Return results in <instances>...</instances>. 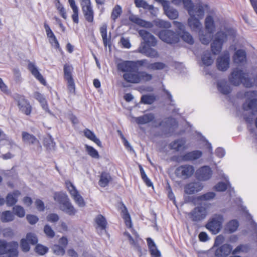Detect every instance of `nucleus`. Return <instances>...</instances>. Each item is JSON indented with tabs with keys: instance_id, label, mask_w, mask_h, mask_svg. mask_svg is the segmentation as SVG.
Listing matches in <instances>:
<instances>
[{
	"instance_id": "1",
	"label": "nucleus",
	"mask_w": 257,
	"mask_h": 257,
	"mask_svg": "<svg viewBox=\"0 0 257 257\" xmlns=\"http://www.w3.org/2000/svg\"><path fill=\"white\" fill-rule=\"evenodd\" d=\"M205 33L202 30L199 33V40L203 44H208L213 39L211 44L212 53L214 55L219 54L222 48L223 44L230 37H233L235 34L231 29H225V32L220 31L216 33L212 38V34L215 30V25L213 18L208 16L204 22Z\"/></svg>"
},
{
	"instance_id": "2",
	"label": "nucleus",
	"mask_w": 257,
	"mask_h": 257,
	"mask_svg": "<svg viewBox=\"0 0 257 257\" xmlns=\"http://www.w3.org/2000/svg\"><path fill=\"white\" fill-rule=\"evenodd\" d=\"M209 6L207 3H201L199 4L196 9V12H189V18L188 19L187 23L188 27L192 31L199 33L202 31V26L200 20L204 17L205 12H208Z\"/></svg>"
},
{
	"instance_id": "3",
	"label": "nucleus",
	"mask_w": 257,
	"mask_h": 257,
	"mask_svg": "<svg viewBox=\"0 0 257 257\" xmlns=\"http://www.w3.org/2000/svg\"><path fill=\"white\" fill-rule=\"evenodd\" d=\"M228 80L232 85L235 86L240 84L247 88L253 86L252 79L249 77L248 73L238 68L232 70L228 76Z\"/></svg>"
},
{
	"instance_id": "4",
	"label": "nucleus",
	"mask_w": 257,
	"mask_h": 257,
	"mask_svg": "<svg viewBox=\"0 0 257 257\" xmlns=\"http://www.w3.org/2000/svg\"><path fill=\"white\" fill-rule=\"evenodd\" d=\"M54 200L58 203L59 209L66 214L73 216L77 213V210L70 201L66 193L55 192L53 196Z\"/></svg>"
},
{
	"instance_id": "5",
	"label": "nucleus",
	"mask_w": 257,
	"mask_h": 257,
	"mask_svg": "<svg viewBox=\"0 0 257 257\" xmlns=\"http://www.w3.org/2000/svg\"><path fill=\"white\" fill-rule=\"evenodd\" d=\"M244 97L246 100L242 105L243 110L252 113L257 112V91H246L244 93Z\"/></svg>"
},
{
	"instance_id": "6",
	"label": "nucleus",
	"mask_w": 257,
	"mask_h": 257,
	"mask_svg": "<svg viewBox=\"0 0 257 257\" xmlns=\"http://www.w3.org/2000/svg\"><path fill=\"white\" fill-rule=\"evenodd\" d=\"M19 244L16 241L7 242L0 239V254H8L10 257H17Z\"/></svg>"
},
{
	"instance_id": "7",
	"label": "nucleus",
	"mask_w": 257,
	"mask_h": 257,
	"mask_svg": "<svg viewBox=\"0 0 257 257\" xmlns=\"http://www.w3.org/2000/svg\"><path fill=\"white\" fill-rule=\"evenodd\" d=\"M224 221L223 216L221 214H215L208 221L206 227L213 234L218 233L221 230Z\"/></svg>"
},
{
	"instance_id": "8",
	"label": "nucleus",
	"mask_w": 257,
	"mask_h": 257,
	"mask_svg": "<svg viewBox=\"0 0 257 257\" xmlns=\"http://www.w3.org/2000/svg\"><path fill=\"white\" fill-rule=\"evenodd\" d=\"M65 186L75 203L80 207L85 206V202L83 197L72 183L69 180H67L65 181Z\"/></svg>"
},
{
	"instance_id": "9",
	"label": "nucleus",
	"mask_w": 257,
	"mask_h": 257,
	"mask_svg": "<svg viewBox=\"0 0 257 257\" xmlns=\"http://www.w3.org/2000/svg\"><path fill=\"white\" fill-rule=\"evenodd\" d=\"M208 214L207 207L201 205L194 208L188 214V216L192 221H199L205 219Z\"/></svg>"
},
{
	"instance_id": "10",
	"label": "nucleus",
	"mask_w": 257,
	"mask_h": 257,
	"mask_svg": "<svg viewBox=\"0 0 257 257\" xmlns=\"http://www.w3.org/2000/svg\"><path fill=\"white\" fill-rule=\"evenodd\" d=\"M73 67L72 65L66 64L64 66V78L67 82L68 89L70 93L75 92V85L72 76Z\"/></svg>"
},
{
	"instance_id": "11",
	"label": "nucleus",
	"mask_w": 257,
	"mask_h": 257,
	"mask_svg": "<svg viewBox=\"0 0 257 257\" xmlns=\"http://www.w3.org/2000/svg\"><path fill=\"white\" fill-rule=\"evenodd\" d=\"M230 55L228 51H224L216 60L217 69L221 71H225L230 66Z\"/></svg>"
},
{
	"instance_id": "12",
	"label": "nucleus",
	"mask_w": 257,
	"mask_h": 257,
	"mask_svg": "<svg viewBox=\"0 0 257 257\" xmlns=\"http://www.w3.org/2000/svg\"><path fill=\"white\" fill-rule=\"evenodd\" d=\"M232 246L228 243H225L216 247L214 249L211 248L208 251V253L214 252L215 257H226L231 252Z\"/></svg>"
},
{
	"instance_id": "13",
	"label": "nucleus",
	"mask_w": 257,
	"mask_h": 257,
	"mask_svg": "<svg viewBox=\"0 0 257 257\" xmlns=\"http://www.w3.org/2000/svg\"><path fill=\"white\" fill-rule=\"evenodd\" d=\"M218 174L222 178H224L226 183L222 182H219L214 186V189L217 191H224L226 189L229 192L230 195L233 196L234 194V191L233 188H231L229 183L228 182V177L226 176L221 170H218Z\"/></svg>"
},
{
	"instance_id": "14",
	"label": "nucleus",
	"mask_w": 257,
	"mask_h": 257,
	"mask_svg": "<svg viewBox=\"0 0 257 257\" xmlns=\"http://www.w3.org/2000/svg\"><path fill=\"white\" fill-rule=\"evenodd\" d=\"M14 98L17 102L19 108L23 113L26 115L30 114L32 111V107L28 100L23 96L16 95Z\"/></svg>"
},
{
	"instance_id": "15",
	"label": "nucleus",
	"mask_w": 257,
	"mask_h": 257,
	"mask_svg": "<svg viewBox=\"0 0 257 257\" xmlns=\"http://www.w3.org/2000/svg\"><path fill=\"white\" fill-rule=\"evenodd\" d=\"M159 37L163 41L172 44L176 43L179 40V36L171 30H163L159 34Z\"/></svg>"
},
{
	"instance_id": "16",
	"label": "nucleus",
	"mask_w": 257,
	"mask_h": 257,
	"mask_svg": "<svg viewBox=\"0 0 257 257\" xmlns=\"http://www.w3.org/2000/svg\"><path fill=\"white\" fill-rule=\"evenodd\" d=\"M194 172V167L190 165H184L178 167L175 173L178 177L187 179L191 177Z\"/></svg>"
},
{
	"instance_id": "17",
	"label": "nucleus",
	"mask_w": 257,
	"mask_h": 257,
	"mask_svg": "<svg viewBox=\"0 0 257 257\" xmlns=\"http://www.w3.org/2000/svg\"><path fill=\"white\" fill-rule=\"evenodd\" d=\"M173 25L179 31V35L184 41L189 44L193 43L194 40L192 36L185 31V26L182 23L175 21L173 22Z\"/></svg>"
},
{
	"instance_id": "18",
	"label": "nucleus",
	"mask_w": 257,
	"mask_h": 257,
	"mask_svg": "<svg viewBox=\"0 0 257 257\" xmlns=\"http://www.w3.org/2000/svg\"><path fill=\"white\" fill-rule=\"evenodd\" d=\"M157 2L161 4L163 7L165 14L170 19H176L178 17V11L170 7V3L166 0H155Z\"/></svg>"
},
{
	"instance_id": "19",
	"label": "nucleus",
	"mask_w": 257,
	"mask_h": 257,
	"mask_svg": "<svg viewBox=\"0 0 257 257\" xmlns=\"http://www.w3.org/2000/svg\"><path fill=\"white\" fill-rule=\"evenodd\" d=\"M212 171L207 166L199 168L196 172V177L197 179L205 181L209 180L212 176Z\"/></svg>"
},
{
	"instance_id": "20",
	"label": "nucleus",
	"mask_w": 257,
	"mask_h": 257,
	"mask_svg": "<svg viewBox=\"0 0 257 257\" xmlns=\"http://www.w3.org/2000/svg\"><path fill=\"white\" fill-rule=\"evenodd\" d=\"M139 33L144 41L145 43L143 44H145L147 46L153 47L156 45L157 40L151 34L144 30L139 31Z\"/></svg>"
},
{
	"instance_id": "21",
	"label": "nucleus",
	"mask_w": 257,
	"mask_h": 257,
	"mask_svg": "<svg viewBox=\"0 0 257 257\" xmlns=\"http://www.w3.org/2000/svg\"><path fill=\"white\" fill-rule=\"evenodd\" d=\"M233 62L238 65H243L246 62V56L245 51L239 49L235 52L232 56Z\"/></svg>"
},
{
	"instance_id": "22",
	"label": "nucleus",
	"mask_w": 257,
	"mask_h": 257,
	"mask_svg": "<svg viewBox=\"0 0 257 257\" xmlns=\"http://www.w3.org/2000/svg\"><path fill=\"white\" fill-rule=\"evenodd\" d=\"M29 70L32 74L42 84L45 85L46 81L43 76L40 73L39 69L35 64L33 62H30L28 65Z\"/></svg>"
},
{
	"instance_id": "23",
	"label": "nucleus",
	"mask_w": 257,
	"mask_h": 257,
	"mask_svg": "<svg viewBox=\"0 0 257 257\" xmlns=\"http://www.w3.org/2000/svg\"><path fill=\"white\" fill-rule=\"evenodd\" d=\"M203 188V184L199 182H191L185 186L184 191L186 194H193L201 191Z\"/></svg>"
},
{
	"instance_id": "24",
	"label": "nucleus",
	"mask_w": 257,
	"mask_h": 257,
	"mask_svg": "<svg viewBox=\"0 0 257 257\" xmlns=\"http://www.w3.org/2000/svg\"><path fill=\"white\" fill-rule=\"evenodd\" d=\"M138 51L148 57L157 58L159 57V54L156 50L149 47L145 44L141 43Z\"/></svg>"
},
{
	"instance_id": "25",
	"label": "nucleus",
	"mask_w": 257,
	"mask_h": 257,
	"mask_svg": "<svg viewBox=\"0 0 257 257\" xmlns=\"http://www.w3.org/2000/svg\"><path fill=\"white\" fill-rule=\"evenodd\" d=\"M44 26L49 43L54 48L59 49L60 47L59 42L50 27L46 23L44 24Z\"/></svg>"
},
{
	"instance_id": "26",
	"label": "nucleus",
	"mask_w": 257,
	"mask_h": 257,
	"mask_svg": "<svg viewBox=\"0 0 257 257\" xmlns=\"http://www.w3.org/2000/svg\"><path fill=\"white\" fill-rule=\"evenodd\" d=\"M20 195L21 192L18 190H15L13 192L8 193L5 200L7 205L11 207L16 204Z\"/></svg>"
},
{
	"instance_id": "27",
	"label": "nucleus",
	"mask_w": 257,
	"mask_h": 257,
	"mask_svg": "<svg viewBox=\"0 0 257 257\" xmlns=\"http://www.w3.org/2000/svg\"><path fill=\"white\" fill-rule=\"evenodd\" d=\"M129 20L132 22L142 27L150 28L153 26L151 23L141 19L137 15H131L129 17Z\"/></svg>"
},
{
	"instance_id": "28",
	"label": "nucleus",
	"mask_w": 257,
	"mask_h": 257,
	"mask_svg": "<svg viewBox=\"0 0 257 257\" xmlns=\"http://www.w3.org/2000/svg\"><path fill=\"white\" fill-rule=\"evenodd\" d=\"M135 67V61H126L118 63L117 69L122 72L127 73L134 70Z\"/></svg>"
},
{
	"instance_id": "29",
	"label": "nucleus",
	"mask_w": 257,
	"mask_h": 257,
	"mask_svg": "<svg viewBox=\"0 0 257 257\" xmlns=\"http://www.w3.org/2000/svg\"><path fill=\"white\" fill-rule=\"evenodd\" d=\"M22 140L26 144L29 145H36L38 147H41L40 143L37 138L33 135L27 132H24L22 133Z\"/></svg>"
},
{
	"instance_id": "30",
	"label": "nucleus",
	"mask_w": 257,
	"mask_h": 257,
	"mask_svg": "<svg viewBox=\"0 0 257 257\" xmlns=\"http://www.w3.org/2000/svg\"><path fill=\"white\" fill-rule=\"evenodd\" d=\"M217 87L218 91L224 94L229 93L231 90V87L228 82L224 79L219 80L217 83Z\"/></svg>"
},
{
	"instance_id": "31",
	"label": "nucleus",
	"mask_w": 257,
	"mask_h": 257,
	"mask_svg": "<svg viewBox=\"0 0 257 257\" xmlns=\"http://www.w3.org/2000/svg\"><path fill=\"white\" fill-rule=\"evenodd\" d=\"M132 70L127 73H124L123 75V78L127 82L132 83H140V79L139 78V72H136Z\"/></svg>"
},
{
	"instance_id": "32",
	"label": "nucleus",
	"mask_w": 257,
	"mask_h": 257,
	"mask_svg": "<svg viewBox=\"0 0 257 257\" xmlns=\"http://www.w3.org/2000/svg\"><path fill=\"white\" fill-rule=\"evenodd\" d=\"M124 235L126 237L130 244L133 246L134 248L141 252V248L139 245V242L141 239L138 237V235L135 233L134 234V236L132 237L128 232H125L124 233Z\"/></svg>"
},
{
	"instance_id": "33",
	"label": "nucleus",
	"mask_w": 257,
	"mask_h": 257,
	"mask_svg": "<svg viewBox=\"0 0 257 257\" xmlns=\"http://www.w3.org/2000/svg\"><path fill=\"white\" fill-rule=\"evenodd\" d=\"M202 155V153L200 151H193L182 156V160L184 161H192L199 159Z\"/></svg>"
},
{
	"instance_id": "34",
	"label": "nucleus",
	"mask_w": 257,
	"mask_h": 257,
	"mask_svg": "<svg viewBox=\"0 0 257 257\" xmlns=\"http://www.w3.org/2000/svg\"><path fill=\"white\" fill-rule=\"evenodd\" d=\"M155 118L152 113H146L142 116L134 117L135 121L139 124H145L153 121Z\"/></svg>"
},
{
	"instance_id": "35",
	"label": "nucleus",
	"mask_w": 257,
	"mask_h": 257,
	"mask_svg": "<svg viewBox=\"0 0 257 257\" xmlns=\"http://www.w3.org/2000/svg\"><path fill=\"white\" fill-rule=\"evenodd\" d=\"M147 241L152 257H161V253L154 241L151 238H148Z\"/></svg>"
},
{
	"instance_id": "36",
	"label": "nucleus",
	"mask_w": 257,
	"mask_h": 257,
	"mask_svg": "<svg viewBox=\"0 0 257 257\" xmlns=\"http://www.w3.org/2000/svg\"><path fill=\"white\" fill-rule=\"evenodd\" d=\"M215 194L214 192H207L203 195L197 196L194 198L193 202L194 204H199L203 201L210 200L214 198Z\"/></svg>"
},
{
	"instance_id": "37",
	"label": "nucleus",
	"mask_w": 257,
	"mask_h": 257,
	"mask_svg": "<svg viewBox=\"0 0 257 257\" xmlns=\"http://www.w3.org/2000/svg\"><path fill=\"white\" fill-rule=\"evenodd\" d=\"M239 226L238 222L235 219L231 220L227 222L224 226V231L227 233L235 232Z\"/></svg>"
},
{
	"instance_id": "38",
	"label": "nucleus",
	"mask_w": 257,
	"mask_h": 257,
	"mask_svg": "<svg viewBox=\"0 0 257 257\" xmlns=\"http://www.w3.org/2000/svg\"><path fill=\"white\" fill-rule=\"evenodd\" d=\"M214 60V58L209 51H205L201 56L202 62L205 66L211 65L213 63Z\"/></svg>"
},
{
	"instance_id": "39",
	"label": "nucleus",
	"mask_w": 257,
	"mask_h": 257,
	"mask_svg": "<svg viewBox=\"0 0 257 257\" xmlns=\"http://www.w3.org/2000/svg\"><path fill=\"white\" fill-rule=\"evenodd\" d=\"M182 3L183 4L184 8L187 10L188 14H189V12H191L192 13L196 12L197 10L196 9L197 6L203 3L199 2L197 3L196 6H194L191 0H182Z\"/></svg>"
},
{
	"instance_id": "40",
	"label": "nucleus",
	"mask_w": 257,
	"mask_h": 257,
	"mask_svg": "<svg viewBox=\"0 0 257 257\" xmlns=\"http://www.w3.org/2000/svg\"><path fill=\"white\" fill-rule=\"evenodd\" d=\"M111 178L109 174L103 172L101 173L98 182L99 185L101 187L107 186L109 182L111 181Z\"/></svg>"
},
{
	"instance_id": "41",
	"label": "nucleus",
	"mask_w": 257,
	"mask_h": 257,
	"mask_svg": "<svg viewBox=\"0 0 257 257\" xmlns=\"http://www.w3.org/2000/svg\"><path fill=\"white\" fill-rule=\"evenodd\" d=\"M84 136L89 140L93 141L96 144H97L98 146L101 147V143L100 140L97 138L93 132L89 129H85L83 131Z\"/></svg>"
},
{
	"instance_id": "42",
	"label": "nucleus",
	"mask_w": 257,
	"mask_h": 257,
	"mask_svg": "<svg viewBox=\"0 0 257 257\" xmlns=\"http://www.w3.org/2000/svg\"><path fill=\"white\" fill-rule=\"evenodd\" d=\"M100 32L103 40L104 45L106 47L109 45L110 39L107 36V25L103 24L100 28Z\"/></svg>"
},
{
	"instance_id": "43",
	"label": "nucleus",
	"mask_w": 257,
	"mask_h": 257,
	"mask_svg": "<svg viewBox=\"0 0 257 257\" xmlns=\"http://www.w3.org/2000/svg\"><path fill=\"white\" fill-rule=\"evenodd\" d=\"M15 219V215L13 212L7 210L3 212L1 215V219L3 222H9L13 221Z\"/></svg>"
},
{
	"instance_id": "44",
	"label": "nucleus",
	"mask_w": 257,
	"mask_h": 257,
	"mask_svg": "<svg viewBox=\"0 0 257 257\" xmlns=\"http://www.w3.org/2000/svg\"><path fill=\"white\" fill-rule=\"evenodd\" d=\"M185 141L184 139H180L172 142L170 144V147L172 149L176 151L184 150L186 148L185 146Z\"/></svg>"
},
{
	"instance_id": "45",
	"label": "nucleus",
	"mask_w": 257,
	"mask_h": 257,
	"mask_svg": "<svg viewBox=\"0 0 257 257\" xmlns=\"http://www.w3.org/2000/svg\"><path fill=\"white\" fill-rule=\"evenodd\" d=\"M95 222L97 225V228L101 231L105 230L107 224L105 218L102 215H98L95 218Z\"/></svg>"
},
{
	"instance_id": "46",
	"label": "nucleus",
	"mask_w": 257,
	"mask_h": 257,
	"mask_svg": "<svg viewBox=\"0 0 257 257\" xmlns=\"http://www.w3.org/2000/svg\"><path fill=\"white\" fill-rule=\"evenodd\" d=\"M34 97L40 102L44 110L46 111H49L47 101L42 94L38 92H36L34 94Z\"/></svg>"
},
{
	"instance_id": "47",
	"label": "nucleus",
	"mask_w": 257,
	"mask_h": 257,
	"mask_svg": "<svg viewBox=\"0 0 257 257\" xmlns=\"http://www.w3.org/2000/svg\"><path fill=\"white\" fill-rule=\"evenodd\" d=\"M85 148L86 152L90 157L94 159L99 158V155L98 151L93 147L88 145H85Z\"/></svg>"
},
{
	"instance_id": "48",
	"label": "nucleus",
	"mask_w": 257,
	"mask_h": 257,
	"mask_svg": "<svg viewBox=\"0 0 257 257\" xmlns=\"http://www.w3.org/2000/svg\"><path fill=\"white\" fill-rule=\"evenodd\" d=\"M85 19L89 22L93 21V11L92 7L82 10Z\"/></svg>"
},
{
	"instance_id": "49",
	"label": "nucleus",
	"mask_w": 257,
	"mask_h": 257,
	"mask_svg": "<svg viewBox=\"0 0 257 257\" xmlns=\"http://www.w3.org/2000/svg\"><path fill=\"white\" fill-rule=\"evenodd\" d=\"M249 247L247 244H240L236 246V247L232 250V253L236 254L240 253H245L249 251Z\"/></svg>"
},
{
	"instance_id": "50",
	"label": "nucleus",
	"mask_w": 257,
	"mask_h": 257,
	"mask_svg": "<svg viewBox=\"0 0 257 257\" xmlns=\"http://www.w3.org/2000/svg\"><path fill=\"white\" fill-rule=\"evenodd\" d=\"M122 216L124 220L125 225L129 228H131L132 226V223L131 219L130 216L128 213L126 208L124 207L122 210Z\"/></svg>"
},
{
	"instance_id": "51",
	"label": "nucleus",
	"mask_w": 257,
	"mask_h": 257,
	"mask_svg": "<svg viewBox=\"0 0 257 257\" xmlns=\"http://www.w3.org/2000/svg\"><path fill=\"white\" fill-rule=\"evenodd\" d=\"M139 78L140 82L141 81L147 82L151 80L153 78V76L146 71H140L139 72Z\"/></svg>"
},
{
	"instance_id": "52",
	"label": "nucleus",
	"mask_w": 257,
	"mask_h": 257,
	"mask_svg": "<svg viewBox=\"0 0 257 257\" xmlns=\"http://www.w3.org/2000/svg\"><path fill=\"white\" fill-rule=\"evenodd\" d=\"M52 249L53 253L57 255L63 256L65 253V248L59 244L54 245Z\"/></svg>"
},
{
	"instance_id": "53",
	"label": "nucleus",
	"mask_w": 257,
	"mask_h": 257,
	"mask_svg": "<svg viewBox=\"0 0 257 257\" xmlns=\"http://www.w3.org/2000/svg\"><path fill=\"white\" fill-rule=\"evenodd\" d=\"M166 65L162 62L151 63L147 66V69L151 70H162L166 68Z\"/></svg>"
},
{
	"instance_id": "54",
	"label": "nucleus",
	"mask_w": 257,
	"mask_h": 257,
	"mask_svg": "<svg viewBox=\"0 0 257 257\" xmlns=\"http://www.w3.org/2000/svg\"><path fill=\"white\" fill-rule=\"evenodd\" d=\"M135 3L136 7L138 8H143L144 9L148 10H152L153 8L152 5H149L144 0H135Z\"/></svg>"
},
{
	"instance_id": "55",
	"label": "nucleus",
	"mask_w": 257,
	"mask_h": 257,
	"mask_svg": "<svg viewBox=\"0 0 257 257\" xmlns=\"http://www.w3.org/2000/svg\"><path fill=\"white\" fill-rule=\"evenodd\" d=\"M13 211L15 215L20 218H22L25 215V210L24 208L20 205H16L13 208Z\"/></svg>"
},
{
	"instance_id": "56",
	"label": "nucleus",
	"mask_w": 257,
	"mask_h": 257,
	"mask_svg": "<svg viewBox=\"0 0 257 257\" xmlns=\"http://www.w3.org/2000/svg\"><path fill=\"white\" fill-rule=\"evenodd\" d=\"M154 23L157 27L160 28H169L171 26L170 22L160 19L155 20Z\"/></svg>"
},
{
	"instance_id": "57",
	"label": "nucleus",
	"mask_w": 257,
	"mask_h": 257,
	"mask_svg": "<svg viewBox=\"0 0 257 257\" xmlns=\"http://www.w3.org/2000/svg\"><path fill=\"white\" fill-rule=\"evenodd\" d=\"M44 232L46 236L49 238L54 237L55 233L52 228L48 224L45 225L44 227Z\"/></svg>"
},
{
	"instance_id": "58",
	"label": "nucleus",
	"mask_w": 257,
	"mask_h": 257,
	"mask_svg": "<svg viewBox=\"0 0 257 257\" xmlns=\"http://www.w3.org/2000/svg\"><path fill=\"white\" fill-rule=\"evenodd\" d=\"M48 248L41 244H38L35 247V251L40 255H44L48 251Z\"/></svg>"
},
{
	"instance_id": "59",
	"label": "nucleus",
	"mask_w": 257,
	"mask_h": 257,
	"mask_svg": "<svg viewBox=\"0 0 257 257\" xmlns=\"http://www.w3.org/2000/svg\"><path fill=\"white\" fill-rule=\"evenodd\" d=\"M122 12L121 8L119 6L117 5L115 6L111 13V18L115 20L120 15Z\"/></svg>"
},
{
	"instance_id": "60",
	"label": "nucleus",
	"mask_w": 257,
	"mask_h": 257,
	"mask_svg": "<svg viewBox=\"0 0 257 257\" xmlns=\"http://www.w3.org/2000/svg\"><path fill=\"white\" fill-rule=\"evenodd\" d=\"M44 144L46 146L48 149L52 150L54 149L55 143L54 142L51 137H48L44 140Z\"/></svg>"
},
{
	"instance_id": "61",
	"label": "nucleus",
	"mask_w": 257,
	"mask_h": 257,
	"mask_svg": "<svg viewBox=\"0 0 257 257\" xmlns=\"http://www.w3.org/2000/svg\"><path fill=\"white\" fill-rule=\"evenodd\" d=\"M225 237L223 235H219L215 238L213 246L211 247V249H214L216 247L221 245V244L224 241Z\"/></svg>"
},
{
	"instance_id": "62",
	"label": "nucleus",
	"mask_w": 257,
	"mask_h": 257,
	"mask_svg": "<svg viewBox=\"0 0 257 257\" xmlns=\"http://www.w3.org/2000/svg\"><path fill=\"white\" fill-rule=\"evenodd\" d=\"M27 240L32 244H34L38 242L36 235L33 233H28L26 235Z\"/></svg>"
},
{
	"instance_id": "63",
	"label": "nucleus",
	"mask_w": 257,
	"mask_h": 257,
	"mask_svg": "<svg viewBox=\"0 0 257 257\" xmlns=\"http://www.w3.org/2000/svg\"><path fill=\"white\" fill-rule=\"evenodd\" d=\"M155 100L152 95H144L141 98V101L145 104H152Z\"/></svg>"
},
{
	"instance_id": "64",
	"label": "nucleus",
	"mask_w": 257,
	"mask_h": 257,
	"mask_svg": "<svg viewBox=\"0 0 257 257\" xmlns=\"http://www.w3.org/2000/svg\"><path fill=\"white\" fill-rule=\"evenodd\" d=\"M46 219L49 222L55 223L59 220V217L58 215L56 213H51L47 215Z\"/></svg>"
}]
</instances>
